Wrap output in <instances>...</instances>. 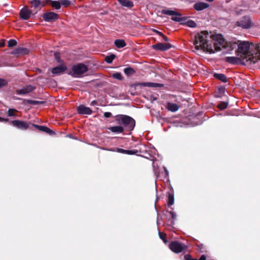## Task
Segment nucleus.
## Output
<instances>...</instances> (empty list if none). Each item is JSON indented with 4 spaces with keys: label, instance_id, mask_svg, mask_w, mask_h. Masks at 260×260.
Instances as JSON below:
<instances>
[{
    "label": "nucleus",
    "instance_id": "1",
    "mask_svg": "<svg viewBox=\"0 0 260 260\" xmlns=\"http://www.w3.org/2000/svg\"><path fill=\"white\" fill-rule=\"evenodd\" d=\"M210 36L207 31L198 33L194 37L193 44L196 50H203L209 53L222 50L225 48L226 43L220 35L213 36V40L210 42Z\"/></svg>",
    "mask_w": 260,
    "mask_h": 260
},
{
    "label": "nucleus",
    "instance_id": "2",
    "mask_svg": "<svg viewBox=\"0 0 260 260\" xmlns=\"http://www.w3.org/2000/svg\"><path fill=\"white\" fill-rule=\"evenodd\" d=\"M237 55L247 64L255 63L260 60V48L256 44L248 41H238Z\"/></svg>",
    "mask_w": 260,
    "mask_h": 260
},
{
    "label": "nucleus",
    "instance_id": "3",
    "mask_svg": "<svg viewBox=\"0 0 260 260\" xmlns=\"http://www.w3.org/2000/svg\"><path fill=\"white\" fill-rule=\"evenodd\" d=\"M117 123L123 125L124 130L131 131L135 126V121L131 117L125 115H118L115 116Z\"/></svg>",
    "mask_w": 260,
    "mask_h": 260
},
{
    "label": "nucleus",
    "instance_id": "4",
    "mask_svg": "<svg viewBox=\"0 0 260 260\" xmlns=\"http://www.w3.org/2000/svg\"><path fill=\"white\" fill-rule=\"evenodd\" d=\"M87 71L88 68L86 65L79 63L72 66L69 74L74 77H80Z\"/></svg>",
    "mask_w": 260,
    "mask_h": 260
},
{
    "label": "nucleus",
    "instance_id": "5",
    "mask_svg": "<svg viewBox=\"0 0 260 260\" xmlns=\"http://www.w3.org/2000/svg\"><path fill=\"white\" fill-rule=\"evenodd\" d=\"M170 249L175 253H178L186 249V246L177 241H173L169 244Z\"/></svg>",
    "mask_w": 260,
    "mask_h": 260
},
{
    "label": "nucleus",
    "instance_id": "6",
    "mask_svg": "<svg viewBox=\"0 0 260 260\" xmlns=\"http://www.w3.org/2000/svg\"><path fill=\"white\" fill-rule=\"evenodd\" d=\"M236 24L244 29L249 28L251 26V22L249 17H244L239 21H237Z\"/></svg>",
    "mask_w": 260,
    "mask_h": 260
},
{
    "label": "nucleus",
    "instance_id": "7",
    "mask_svg": "<svg viewBox=\"0 0 260 260\" xmlns=\"http://www.w3.org/2000/svg\"><path fill=\"white\" fill-rule=\"evenodd\" d=\"M11 123L14 126L22 130L27 129L29 126V123L23 121L15 120L12 121Z\"/></svg>",
    "mask_w": 260,
    "mask_h": 260
},
{
    "label": "nucleus",
    "instance_id": "8",
    "mask_svg": "<svg viewBox=\"0 0 260 260\" xmlns=\"http://www.w3.org/2000/svg\"><path fill=\"white\" fill-rule=\"evenodd\" d=\"M43 18L46 21H53L58 18V15L55 13L50 12L44 14Z\"/></svg>",
    "mask_w": 260,
    "mask_h": 260
},
{
    "label": "nucleus",
    "instance_id": "9",
    "mask_svg": "<svg viewBox=\"0 0 260 260\" xmlns=\"http://www.w3.org/2000/svg\"><path fill=\"white\" fill-rule=\"evenodd\" d=\"M172 47V45L170 43H157L153 46V48L155 49L160 51H166Z\"/></svg>",
    "mask_w": 260,
    "mask_h": 260
},
{
    "label": "nucleus",
    "instance_id": "10",
    "mask_svg": "<svg viewBox=\"0 0 260 260\" xmlns=\"http://www.w3.org/2000/svg\"><path fill=\"white\" fill-rule=\"evenodd\" d=\"M225 61L232 63V64H237V63H243L247 64V62H243L242 58L238 56V57L235 56H230L226 57L225 59Z\"/></svg>",
    "mask_w": 260,
    "mask_h": 260
},
{
    "label": "nucleus",
    "instance_id": "11",
    "mask_svg": "<svg viewBox=\"0 0 260 260\" xmlns=\"http://www.w3.org/2000/svg\"><path fill=\"white\" fill-rule=\"evenodd\" d=\"M77 111L80 114L90 115L92 113V110L89 107H85L81 105L77 107Z\"/></svg>",
    "mask_w": 260,
    "mask_h": 260
},
{
    "label": "nucleus",
    "instance_id": "12",
    "mask_svg": "<svg viewBox=\"0 0 260 260\" xmlns=\"http://www.w3.org/2000/svg\"><path fill=\"white\" fill-rule=\"evenodd\" d=\"M67 70V68L66 66L61 64L53 68L52 69L51 72L53 74L59 75L63 73Z\"/></svg>",
    "mask_w": 260,
    "mask_h": 260
},
{
    "label": "nucleus",
    "instance_id": "13",
    "mask_svg": "<svg viewBox=\"0 0 260 260\" xmlns=\"http://www.w3.org/2000/svg\"><path fill=\"white\" fill-rule=\"evenodd\" d=\"M31 13V11L28 9L27 7H24L20 11V15L21 18L27 20L29 18Z\"/></svg>",
    "mask_w": 260,
    "mask_h": 260
},
{
    "label": "nucleus",
    "instance_id": "14",
    "mask_svg": "<svg viewBox=\"0 0 260 260\" xmlns=\"http://www.w3.org/2000/svg\"><path fill=\"white\" fill-rule=\"evenodd\" d=\"M209 4L201 2L195 4L193 6V8L197 11H202L207 8L209 7Z\"/></svg>",
    "mask_w": 260,
    "mask_h": 260
},
{
    "label": "nucleus",
    "instance_id": "15",
    "mask_svg": "<svg viewBox=\"0 0 260 260\" xmlns=\"http://www.w3.org/2000/svg\"><path fill=\"white\" fill-rule=\"evenodd\" d=\"M31 4L32 7L37 10L40 9L42 7L45 5L44 3L41 2L39 0H32L31 1Z\"/></svg>",
    "mask_w": 260,
    "mask_h": 260
},
{
    "label": "nucleus",
    "instance_id": "16",
    "mask_svg": "<svg viewBox=\"0 0 260 260\" xmlns=\"http://www.w3.org/2000/svg\"><path fill=\"white\" fill-rule=\"evenodd\" d=\"M28 53V50L24 48H17L12 52V54L14 55L17 54H26Z\"/></svg>",
    "mask_w": 260,
    "mask_h": 260
},
{
    "label": "nucleus",
    "instance_id": "17",
    "mask_svg": "<svg viewBox=\"0 0 260 260\" xmlns=\"http://www.w3.org/2000/svg\"><path fill=\"white\" fill-rule=\"evenodd\" d=\"M109 129L114 133L119 134L124 132V127L121 125L111 126L109 128Z\"/></svg>",
    "mask_w": 260,
    "mask_h": 260
},
{
    "label": "nucleus",
    "instance_id": "18",
    "mask_svg": "<svg viewBox=\"0 0 260 260\" xmlns=\"http://www.w3.org/2000/svg\"><path fill=\"white\" fill-rule=\"evenodd\" d=\"M167 107L168 110L173 112L177 111L179 109V106L177 104L170 102L168 103Z\"/></svg>",
    "mask_w": 260,
    "mask_h": 260
},
{
    "label": "nucleus",
    "instance_id": "19",
    "mask_svg": "<svg viewBox=\"0 0 260 260\" xmlns=\"http://www.w3.org/2000/svg\"><path fill=\"white\" fill-rule=\"evenodd\" d=\"M118 2L122 6L131 8L134 6L133 2L130 0H118Z\"/></svg>",
    "mask_w": 260,
    "mask_h": 260
},
{
    "label": "nucleus",
    "instance_id": "20",
    "mask_svg": "<svg viewBox=\"0 0 260 260\" xmlns=\"http://www.w3.org/2000/svg\"><path fill=\"white\" fill-rule=\"evenodd\" d=\"M140 85L143 86H147L151 87H159L163 86V85L161 84L152 82H143L141 83Z\"/></svg>",
    "mask_w": 260,
    "mask_h": 260
},
{
    "label": "nucleus",
    "instance_id": "21",
    "mask_svg": "<svg viewBox=\"0 0 260 260\" xmlns=\"http://www.w3.org/2000/svg\"><path fill=\"white\" fill-rule=\"evenodd\" d=\"M23 103L24 104L39 105L44 103V102L31 100H24Z\"/></svg>",
    "mask_w": 260,
    "mask_h": 260
},
{
    "label": "nucleus",
    "instance_id": "22",
    "mask_svg": "<svg viewBox=\"0 0 260 260\" xmlns=\"http://www.w3.org/2000/svg\"><path fill=\"white\" fill-rule=\"evenodd\" d=\"M114 44L115 46L119 48L124 47L125 46L126 44L123 40H116L115 41Z\"/></svg>",
    "mask_w": 260,
    "mask_h": 260
},
{
    "label": "nucleus",
    "instance_id": "23",
    "mask_svg": "<svg viewBox=\"0 0 260 260\" xmlns=\"http://www.w3.org/2000/svg\"><path fill=\"white\" fill-rule=\"evenodd\" d=\"M214 77L215 78H216L223 82H226L227 81V78L225 77V76L224 74L216 73V74H214Z\"/></svg>",
    "mask_w": 260,
    "mask_h": 260
},
{
    "label": "nucleus",
    "instance_id": "24",
    "mask_svg": "<svg viewBox=\"0 0 260 260\" xmlns=\"http://www.w3.org/2000/svg\"><path fill=\"white\" fill-rule=\"evenodd\" d=\"M50 2L51 6L54 8L55 9L58 10L60 8L61 5L59 0H58V1H50Z\"/></svg>",
    "mask_w": 260,
    "mask_h": 260
},
{
    "label": "nucleus",
    "instance_id": "25",
    "mask_svg": "<svg viewBox=\"0 0 260 260\" xmlns=\"http://www.w3.org/2000/svg\"><path fill=\"white\" fill-rule=\"evenodd\" d=\"M172 20L177 22H182L183 21V18L181 17V15L176 12V14L174 15L172 17Z\"/></svg>",
    "mask_w": 260,
    "mask_h": 260
},
{
    "label": "nucleus",
    "instance_id": "26",
    "mask_svg": "<svg viewBox=\"0 0 260 260\" xmlns=\"http://www.w3.org/2000/svg\"><path fill=\"white\" fill-rule=\"evenodd\" d=\"M174 203V194L172 193H169L168 196V204L169 206H172Z\"/></svg>",
    "mask_w": 260,
    "mask_h": 260
},
{
    "label": "nucleus",
    "instance_id": "27",
    "mask_svg": "<svg viewBox=\"0 0 260 260\" xmlns=\"http://www.w3.org/2000/svg\"><path fill=\"white\" fill-rule=\"evenodd\" d=\"M124 73L129 76L135 73L134 70L132 68H126L124 69Z\"/></svg>",
    "mask_w": 260,
    "mask_h": 260
},
{
    "label": "nucleus",
    "instance_id": "28",
    "mask_svg": "<svg viewBox=\"0 0 260 260\" xmlns=\"http://www.w3.org/2000/svg\"><path fill=\"white\" fill-rule=\"evenodd\" d=\"M162 13L166 15L173 16L176 14V12L170 10H162Z\"/></svg>",
    "mask_w": 260,
    "mask_h": 260
},
{
    "label": "nucleus",
    "instance_id": "29",
    "mask_svg": "<svg viewBox=\"0 0 260 260\" xmlns=\"http://www.w3.org/2000/svg\"><path fill=\"white\" fill-rule=\"evenodd\" d=\"M186 24L188 27L192 28L196 27L197 26L196 23L194 21L191 20L187 21Z\"/></svg>",
    "mask_w": 260,
    "mask_h": 260
},
{
    "label": "nucleus",
    "instance_id": "30",
    "mask_svg": "<svg viewBox=\"0 0 260 260\" xmlns=\"http://www.w3.org/2000/svg\"><path fill=\"white\" fill-rule=\"evenodd\" d=\"M115 58V55L114 54H111L109 56H107L105 58V61L109 63H110L112 62L113 59Z\"/></svg>",
    "mask_w": 260,
    "mask_h": 260
},
{
    "label": "nucleus",
    "instance_id": "31",
    "mask_svg": "<svg viewBox=\"0 0 260 260\" xmlns=\"http://www.w3.org/2000/svg\"><path fill=\"white\" fill-rule=\"evenodd\" d=\"M228 105V103L226 102H221L217 106L218 108L220 110H223L225 109Z\"/></svg>",
    "mask_w": 260,
    "mask_h": 260
},
{
    "label": "nucleus",
    "instance_id": "32",
    "mask_svg": "<svg viewBox=\"0 0 260 260\" xmlns=\"http://www.w3.org/2000/svg\"><path fill=\"white\" fill-rule=\"evenodd\" d=\"M112 77L116 79L119 80H122L123 79V77L120 73H116L112 75Z\"/></svg>",
    "mask_w": 260,
    "mask_h": 260
},
{
    "label": "nucleus",
    "instance_id": "33",
    "mask_svg": "<svg viewBox=\"0 0 260 260\" xmlns=\"http://www.w3.org/2000/svg\"><path fill=\"white\" fill-rule=\"evenodd\" d=\"M60 5L64 7H68L71 5V2L69 0H59Z\"/></svg>",
    "mask_w": 260,
    "mask_h": 260
},
{
    "label": "nucleus",
    "instance_id": "34",
    "mask_svg": "<svg viewBox=\"0 0 260 260\" xmlns=\"http://www.w3.org/2000/svg\"><path fill=\"white\" fill-rule=\"evenodd\" d=\"M17 44V41L14 39H11L8 41V46L9 47H12Z\"/></svg>",
    "mask_w": 260,
    "mask_h": 260
},
{
    "label": "nucleus",
    "instance_id": "35",
    "mask_svg": "<svg viewBox=\"0 0 260 260\" xmlns=\"http://www.w3.org/2000/svg\"><path fill=\"white\" fill-rule=\"evenodd\" d=\"M159 237L162 240V241L165 244L167 243L168 241L166 239L165 234H163L162 233H161L160 232H159Z\"/></svg>",
    "mask_w": 260,
    "mask_h": 260
},
{
    "label": "nucleus",
    "instance_id": "36",
    "mask_svg": "<svg viewBox=\"0 0 260 260\" xmlns=\"http://www.w3.org/2000/svg\"><path fill=\"white\" fill-rule=\"evenodd\" d=\"M32 125L37 128L38 129H39L40 131L44 132L45 130V126L42 125H39L35 124H32Z\"/></svg>",
    "mask_w": 260,
    "mask_h": 260
},
{
    "label": "nucleus",
    "instance_id": "37",
    "mask_svg": "<svg viewBox=\"0 0 260 260\" xmlns=\"http://www.w3.org/2000/svg\"><path fill=\"white\" fill-rule=\"evenodd\" d=\"M26 90L25 89V87L21 89H19V90H17V93L18 94H26L28 92H26Z\"/></svg>",
    "mask_w": 260,
    "mask_h": 260
},
{
    "label": "nucleus",
    "instance_id": "38",
    "mask_svg": "<svg viewBox=\"0 0 260 260\" xmlns=\"http://www.w3.org/2000/svg\"><path fill=\"white\" fill-rule=\"evenodd\" d=\"M137 152L138 151L136 150H126V154L132 155L136 154Z\"/></svg>",
    "mask_w": 260,
    "mask_h": 260
},
{
    "label": "nucleus",
    "instance_id": "39",
    "mask_svg": "<svg viewBox=\"0 0 260 260\" xmlns=\"http://www.w3.org/2000/svg\"><path fill=\"white\" fill-rule=\"evenodd\" d=\"M7 83L6 80L0 78V87L5 86Z\"/></svg>",
    "mask_w": 260,
    "mask_h": 260
},
{
    "label": "nucleus",
    "instance_id": "40",
    "mask_svg": "<svg viewBox=\"0 0 260 260\" xmlns=\"http://www.w3.org/2000/svg\"><path fill=\"white\" fill-rule=\"evenodd\" d=\"M24 87L25 89L27 90L26 92H27L28 93L31 92L34 90V87L31 85H27Z\"/></svg>",
    "mask_w": 260,
    "mask_h": 260
},
{
    "label": "nucleus",
    "instance_id": "41",
    "mask_svg": "<svg viewBox=\"0 0 260 260\" xmlns=\"http://www.w3.org/2000/svg\"><path fill=\"white\" fill-rule=\"evenodd\" d=\"M156 32L158 34H159L160 36H161L162 37L163 39H164V40L165 41H166V42H168L169 41V39L166 36L163 35V34L161 32H159V31H158L157 30H156Z\"/></svg>",
    "mask_w": 260,
    "mask_h": 260
},
{
    "label": "nucleus",
    "instance_id": "42",
    "mask_svg": "<svg viewBox=\"0 0 260 260\" xmlns=\"http://www.w3.org/2000/svg\"><path fill=\"white\" fill-rule=\"evenodd\" d=\"M15 110L14 109H10L8 110V115L9 116H15L14 112Z\"/></svg>",
    "mask_w": 260,
    "mask_h": 260
},
{
    "label": "nucleus",
    "instance_id": "43",
    "mask_svg": "<svg viewBox=\"0 0 260 260\" xmlns=\"http://www.w3.org/2000/svg\"><path fill=\"white\" fill-rule=\"evenodd\" d=\"M185 260H198L197 258L192 259L189 254H185L184 255Z\"/></svg>",
    "mask_w": 260,
    "mask_h": 260
},
{
    "label": "nucleus",
    "instance_id": "44",
    "mask_svg": "<svg viewBox=\"0 0 260 260\" xmlns=\"http://www.w3.org/2000/svg\"><path fill=\"white\" fill-rule=\"evenodd\" d=\"M44 132H45L50 135L53 133V131L49 129V128H48L47 127H45V130L44 131Z\"/></svg>",
    "mask_w": 260,
    "mask_h": 260
},
{
    "label": "nucleus",
    "instance_id": "45",
    "mask_svg": "<svg viewBox=\"0 0 260 260\" xmlns=\"http://www.w3.org/2000/svg\"><path fill=\"white\" fill-rule=\"evenodd\" d=\"M116 151L120 153H125L126 154V150H124L121 148H117Z\"/></svg>",
    "mask_w": 260,
    "mask_h": 260
},
{
    "label": "nucleus",
    "instance_id": "46",
    "mask_svg": "<svg viewBox=\"0 0 260 260\" xmlns=\"http://www.w3.org/2000/svg\"><path fill=\"white\" fill-rule=\"evenodd\" d=\"M169 212L171 215L172 218L174 220L176 219V213L175 212H173V211H169Z\"/></svg>",
    "mask_w": 260,
    "mask_h": 260
},
{
    "label": "nucleus",
    "instance_id": "47",
    "mask_svg": "<svg viewBox=\"0 0 260 260\" xmlns=\"http://www.w3.org/2000/svg\"><path fill=\"white\" fill-rule=\"evenodd\" d=\"M111 115H112V114L110 112H107L104 113V117L106 118L110 117L111 116Z\"/></svg>",
    "mask_w": 260,
    "mask_h": 260
},
{
    "label": "nucleus",
    "instance_id": "48",
    "mask_svg": "<svg viewBox=\"0 0 260 260\" xmlns=\"http://www.w3.org/2000/svg\"><path fill=\"white\" fill-rule=\"evenodd\" d=\"M5 40H1L0 41V47H3L5 46Z\"/></svg>",
    "mask_w": 260,
    "mask_h": 260
},
{
    "label": "nucleus",
    "instance_id": "49",
    "mask_svg": "<svg viewBox=\"0 0 260 260\" xmlns=\"http://www.w3.org/2000/svg\"><path fill=\"white\" fill-rule=\"evenodd\" d=\"M206 257L205 255H202L199 259V260H206Z\"/></svg>",
    "mask_w": 260,
    "mask_h": 260
},
{
    "label": "nucleus",
    "instance_id": "50",
    "mask_svg": "<svg viewBox=\"0 0 260 260\" xmlns=\"http://www.w3.org/2000/svg\"><path fill=\"white\" fill-rule=\"evenodd\" d=\"M8 120H9L8 119H4V118L0 117V121H1V122L8 121Z\"/></svg>",
    "mask_w": 260,
    "mask_h": 260
},
{
    "label": "nucleus",
    "instance_id": "51",
    "mask_svg": "<svg viewBox=\"0 0 260 260\" xmlns=\"http://www.w3.org/2000/svg\"><path fill=\"white\" fill-rule=\"evenodd\" d=\"M54 55H55V57L56 59L58 61H59V57L58 56V55L57 54V53H55L54 54Z\"/></svg>",
    "mask_w": 260,
    "mask_h": 260
},
{
    "label": "nucleus",
    "instance_id": "52",
    "mask_svg": "<svg viewBox=\"0 0 260 260\" xmlns=\"http://www.w3.org/2000/svg\"><path fill=\"white\" fill-rule=\"evenodd\" d=\"M96 104V102L95 101H93L91 103V105H94Z\"/></svg>",
    "mask_w": 260,
    "mask_h": 260
},
{
    "label": "nucleus",
    "instance_id": "53",
    "mask_svg": "<svg viewBox=\"0 0 260 260\" xmlns=\"http://www.w3.org/2000/svg\"><path fill=\"white\" fill-rule=\"evenodd\" d=\"M165 172H166V173L167 175H168V173H169V172H168V170H166V169H165Z\"/></svg>",
    "mask_w": 260,
    "mask_h": 260
},
{
    "label": "nucleus",
    "instance_id": "54",
    "mask_svg": "<svg viewBox=\"0 0 260 260\" xmlns=\"http://www.w3.org/2000/svg\"><path fill=\"white\" fill-rule=\"evenodd\" d=\"M207 1L211 2H213L214 0H207Z\"/></svg>",
    "mask_w": 260,
    "mask_h": 260
}]
</instances>
